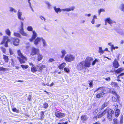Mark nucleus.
Masks as SVG:
<instances>
[{
	"mask_svg": "<svg viewBox=\"0 0 124 124\" xmlns=\"http://www.w3.org/2000/svg\"><path fill=\"white\" fill-rule=\"evenodd\" d=\"M92 58L90 57H88L83 61L78 63L77 66V69L79 71L84 69H86L90 67L91 62Z\"/></svg>",
	"mask_w": 124,
	"mask_h": 124,
	"instance_id": "1",
	"label": "nucleus"
},
{
	"mask_svg": "<svg viewBox=\"0 0 124 124\" xmlns=\"http://www.w3.org/2000/svg\"><path fill=\"white\" fill-rule=\"evenodd\" d=\"M75 56L70 54H67L65 57V59L66 61L70 62L74 60Z\"/></svg>",
	"mask_w": 124,
	"mask_h": 124,
	"instance_id": "2",
	"label": "nucleus"
},
{
	"mask_svg": "<svg viewBox=\"0 0 124 124\" xmlns=\"http://www.w3.org/2000/svg\"><path fill=\"white\" fill-rule=\"evenodd\" d=\"M10 39H9L8 37L7 36H5L4 37L3 40L1 44H4V46L6 47H8V43L9 42H10Z\"/></svg>",
	"mask_w": 124,
	"mask_h": 124,
	"instance_id": "3",
	"label": "nucleus"
},
{
	"mask_svg": "<svg viewBox=\"0 0 124 124\" xmlns=\"http://www.w3.org/2000/svg\"><path fill=\"white\" fill-rule=\"evenodd\" d=\"M39 49L36 48L34 47H33L31 49V54L34 55L36 54H38L39 53Z\"/></svg>",
	"mask_w": 124,
	"mask_h": 124,
	"instance_id": "4",
	"label": "nucleus"
},
{
	"mask_svg": "<svg viewBox=\"0 0 124 124\" xmlns=\"http://www.w3.org/2000/svg\"><path fill=\"white\" fill-rule=\"evenodd\" d=\"M56 116L58 118H62L65 116V114L62 113L60 112L56 111L55 113Z\"/></svg>",
	"mask_w": 124,
	"mask_h": 124,
	"instance_id": "5",
	"label": "nucleus"
},
{
	"mask_svg": "<svg viewBox=\"0 0 124 124\" xmlns=\"http://www.w3.org/2000/svg\"><path fill=\"white\" fill-rule=\"evenodd\" d=\"M17 58L21 64L25 63V61L27 60L26 58L24 56L20 57H17Z\"/></svg>",
	"mask_w": 124,
	"mask_h": 124,
	"instance_id": "6",
	"label": "nucleus"
},
{
	"mask_svg": "<svg viewBox=\"0 0 124 124\" xmlns=\"http://www.w3.org/2000/svg\"><path fill=\"white\" fill-rule=\"evenodd\" d=\"M32 33L31 38L29 39L30 41L31 42L33 41L37 36V34L35 31H32Z\"/></svg>",
	"mask_w": 124,
	"mask_h": 124,
	"instance_id": "7",
	"label": "nucleus"
},
{
	"mask_svg": "<svg viewBox=\"0 0 124 124\" xmlns=\"http://www.w3.org/2000/svg\"><path fill=\"white\" fill-rule=\"evenodd\" d=\"M22 12L20 11V10L19 9L18 11L17 12V16L18 18L19 19L23 20H24L23 18L21 17V16L22 15Z\"/></svg>",
	"mask_w": 124,
	"mask_h": 124,
	"instance_id": "8",
	"label": "nucleus"
},
{
	"mask_svg": "<svg viewBox=\"0 0 124 124\" xmlns=\"http://www.w3.org/2000/svg\"><path fill=\"white\" fill-rule=\"evenodd\" d=\"M13 44L16 46H17L19 45V40L17 38L13 39Z\"/></svg>",
	"mask_w": 124,
	"mask_h": 124,
	"instance_id": "9",
	"label": "nucleus"
},
{
	"mask_svg": "<svg viewBox=\"0 0 124 124\" xmlns=\"http://www.w3.org/2000/svg\"><path fill=\"white\" fill-rule=\"evenodd\" d=\"M75 8L73 6L69 8H66L65 9H62V10L63 11L69 12L71 10H73Z\"/></svg>",
	"mask_w": 124,
	"mask_h": 124,
	"instance_id": "10",
	"label": "nucleus"
},
{
	"mask_svg": "<svg viewBox=\"0 0 124 124\" xmlns=\"http://www.w3.org/2000/svg\"><path fill=\"white\" fill-rule=\"evenodd\" d=\"M42 37L39 38L37 37L35 40L34 41V44L36 45H37L39 43L41 40H42Z\"/></svg>",
	"mask_w": 124,
	"mask_h": 124,
	"instance_id": "11",
	"label": "nucleus"
},
{
	"mask_svg": "<svg viewBox=\"0 0 124 124\" xmlns=\"http://www.w3.org/2000/svg\"><path fill=\"white\" fill-rule=\"evenodd\" d=\"M114 67L115 68H117L119 66L118 62L115 59L113 63Z\"/></svg>",
	"mask_w": 124,
	"mask_h": 124,
	"instance_id": "12",
	"label": "nucleus"
},
{
	"mask_svg": "<svg viewBox=\"0 0 124 124\" xmlns=\"http://www.w3.org/2000/svg\"><path fill=\"white\" fill-rule=\"evenodd\" d=\"M31 70L32 72H35L36 71L39 70V69H37V68L34 66L31 67Z\"/></svg>",
	"mask_w": 124,
	"mask_h": 124,
	"instance_id": "13",
	"label": "nucleus"
},
{
	"mask_svg": "<svg viewBox=\"0 0 124 124\" xmlns=\"http://www.w3.org/2000/svg\"><path fill=\"white\" fill-rule=\"evenodd\" d=\"M106 110H107V112L108 114H112L114 112L113 110L109 108H107Z\"/></svg>",
	"mask_w": 124,
	"mask_h": 124,
	"instance_id": "14",
	"label": "nucleus"
},
{
	"mask_svg": "<svg viewBox=\"0 0 124 124\" xmlns=\"http://www.w3.org/2000/svg\"><path fill=\"white\" fill-rule=\"evenodd\" d=\"M37 69H39V70L38 71H41L42 70V69L44 68L45 67V65H41L40 66H38L37 65Z\"/></svg>",
	"mask_w": 124,
	"mask_h": 124,
	"instance_id": "15",
	"label": "nucleus"
},
{
	"mask_svg": "<svg viewBox=\"0 0 124 124\" xmlns=\"http://www.w3.org/2000/svg\"><path fill=\"white\" fill-rule=\"evenodd\" d=\"M61 52L62 54V55L61 56L62 58H63L66 54V52L65 50L62 49V50Z\"/></svg>",
	"mask_w": 124,
	"mask_h": 124,
	"instance_id": "16",
	"label": "nucleus"
},
{
	"mask_svg": "<svg viewBox=\"0 0 124 124\" xmlns=\"http://www.w3.org/2000/svg\"><path fill=\"white\" fill-rule=\"evenodd\" d=\"M66 64L64 62L62 63L58 66L59 69H63L64 67L66 66Z\"/></svg>",
	"mask_w": 124,
	"mask_h": 124,
	"instance_id": "17",
	"label": "nucleus"
},
{
	"mask_svg": "<svg viewBox=\"0 0 124 124\" xmlns=\"http://www.w3.org/2000/svg\"><path fill=\"white\" fill-rule=\"evenodd\" d=\"M9 10L11 12L15 13H16L17 11L16 9L11 7L9 8Z\"/></svg>",
	"mask_w": 124,
	"mask_h": 124,
	"instance_id": "18",
	"label": "nucleus"
},
{
	"mask_svg": "<svg viewBox=\"0 0 124 124\" xmlns=\"http://www.w3.org/2000/svg\"><path fill=\"white\" fill-rule=\"evenodd\" d=\"M105 94V93L103 92H102L101 93H99L96 95V97L97 98H100L102 97Z\"/></svg>",
	"mask_w": 124,
	"mask_h": 124,
	"instance_id": "19",
	"label": "nucleus"
},
{
	"mask_svg": "<svg viewBox=\"0 0 124 124\" xmlns=\"http://www.w3.org/2000/svg\"><path fill=\"white\" fill-rule=\"evenodd\" d=\"M120 110L119 109L117 108L116 109L115 112V116L116 117H117L119 114Z\"/></svg>",
	"mask_w": 124,
	"mask_h": 124,
	"instance_id": "20",
	"label": "nucleus"
},
{
	"mask_svg": "<svg viewBox=\"0 0 124 124\" xmlns=\"http://www.w3.org/2000/svg\"><path fill=\"white\" fill-rule=\"evenodd\" d=\"M3 59L4 60L5 62H8V56L5 55H3Z\"/></svg>",
	"mask_w": 124,
	"mask_h": 124,
	"instance_id": "21",
	"label": "nucleus"
},
{
	"mask_svg": "<svg viewBox=\"0 0 124 124\" xmlns=\"http://www.w3.org/2000/svg\"><path fill=\"white\" fill-rule=\"evenodd\" d=\"M54 8L55 12L57 13L58 12H60L61 11L62 9H60L59 8H56L55 7H54Z\"/></svg>",
	"mask_w": 124,
	"mask_h": 124,
	"instance_id": "22",
	"label": "nucleus"
},
{
	"mask_svg": "<svg viewBox=\"0 0 124 124\" xmlns=\"http://www.w3.org/2000/svg\"><path fill=\"white\" fill-rule=\"evenodd\" d=\"M6 33L8 36H9L11 34V32L8 29H6L5 30Z\"/></svg>",
	"mask_w": 124,
	"mask_h": 124,
	"instance_id": "23",
	"label": "nucleus"
},
{
	"mask_svg": "<svg viewBox=\"0 0 124 124\" xmlns=\"http://www.w3.org/2000/svg\"><path fill=\"white\" fill-rule=\"evenodd\" d=\"M119 97H116L115 96H113L112 98V100L113 102H115L117 101V100L118 99Z\"/></svg>",
	"mask_w": 124,
	"mask_h": 124,
	"instance_id": "24",
	"label": "nucleus"
},
{
	"mask_svg": "<svg viewBox=\"0 0 124 124\" xmlns=\"http://www.w3.org/2000/svg\"><path fill=\"white\" fill-rule=\"evenodd\" d=\"M103 116L102 115V114H101V112H99L97 116L94 117V118H100Z\"/></svg>",
	"mask_w": 124,
	"mask_h": 124,
	"instance_id": "25",
	"label": "nucleus"
},
{
	"mask_svg": "<svg viewBox=\"0 0 124 124\" xmlns=\"http://www.w3.org/2000/svg\"><path fill=\"white\" fill-rule=\"evenodd\" d=\"M81 119L82 121H84L87 119V117L86 116L83 115L81 117Z\"/></svg>",
	"mask_w": 124,
	"mask_h": 124,
	"instance_id": "26",
	"label": "nucleus"
},
{
	"mask_svg": "<svg viewBox=\"0 0 124 124\" xmlns=\"http://www.w3.org/2000/svg\"><path fill=\"white\" fill-rule=\"evenodd\" d=\"M111 85L112 87H117L118 86L116 83L114 82H111Z\"/></svg>",
	"mask_w": 124,
	"mask_h": 124,
	"instance_id": "27",
	"label": "nucleus"
},
{
	"mask_svg": "<svg viewBox=\"0 0 124 124\" xmlns=\"http://www.w3.org/2000/svg\"><path fill=\"white\" fill-rule=\"evenodd\" d=\"M108 105V102H105L101 106V109H103L104 108L106 107Z\"/></svg>",
	"mask_w": 124,
	"mask_h": 124,
	"instance_id": "28",
	"label": "nucleus"
},
{
	"mask_svg": "<svg viewBox=\"0 0 124 124\" xmlns=\"http://www.w3.org/2000/svg\"><path fill=\"white\" fill-rule=\"evenodd\" d=\"M123 69L122 68H119L116 70V72L117 73H119L122 71Z\"/></svg>",
	"mask_w": 124,
	"mask_h": 124,
	"instance_id": "29",
	"label": "nucleus"
},
{
	"mask_svg": "<svg viewBox=\"0 0 124 124\" xmlns=\"http://www.w3.org/2000/svg\"><path fill=\"white\" fill-rule=\"evenodd\" d=\"M43 57V56L39 54L37 57L38 61H40L42 59Z\"/></svg>",
	"mask_w": 124,
	"mask_h": 124,
	"instance_id": "30",
	"label": "nucleus"
},
{
	"mask_svg": "<svg viewBox=\"0 0 124 124\" xmlns=\"http://www.w3.org/2000/svg\"><path fill=\"white\" fill-rule=\"evenodd\" d=\"M33 28L32 26H28L27 28V30L28 31H32V32Z\"/></svg>",
	"mask_w": 124,
	"mask_h": 124,
	"instance_id": "31",
	"label": "nucleus"
},
{
	"mask_svg": "<svg viewBox=\"0 0 124 124\" xmlns=\"http://www.w3.org/2000/svg\"><path fill=\"white\" fill-rule=\"evenodd\" d=\"M42 41L43 42V46L44 47L46 46L47 44L45 40L42 38Z\"/></svg>",
	"mask_w": 124,
	"mask_h": 124,
	"instance_id": "32",
	"label": "nucleus"
},
{
	"mask_svg": "<svg viewBox=\"0 0 124 124\" xmlns=\"http://www.w3.org/2000/svg\"><path fill=\"white\" fill-rule=\"evenodd\" d=\"M9 52L10 54V55L11 57H12L11 55H13V51L12 49L11 48H9Z\"/></svg>",
	"mask_w": 124,
	"mask_h": 124,
	"instance_id": "33",
	"label": "nucleus"
},
{
	"mask_svg": "<svg viewBox=\"0 0 124 124\" xmlns=\"http://www.w3.org/2000/svg\"><path fill=\"white\" fill-rule=\"evenodd\" d=\"M105 12V9L103 8H100L98 11L99 15H100L101 12Z\"/></svg>",
	"mask_w": 124,
	"mask_h": 124,
	"instance_id": "34",
	"label": "nucleus"
},
{
	"mask_svg": "<svg viewBox=\"0 0 124 124\" xmlns=\"http://www.w3.org/2000/svg\"><path fill=\"white\" fill-rule=\"evenodd\" d=\"M112 93L114 95V96L116 97H119V95L117 94L116 92L115 91H113L112 92Z\"/></svg>",
	"mask_w": 124,
	"mask_h": 124,
	"instance_id": "35",
	"label": "nucleus"
},
{
	"mask_svg": "<svg viewBox=\"0 0 124 124\" xmlns=\"http://www.w3.org/2000/svg\"><path fill=\"white\" fill-rule=\"evenodd\" d=\"M17 53L18 55L20 57L22 56H23L22 54L21 53L20 50H18Z\"/></svg>",
	"mask_w": 124,
	"mask_h": 124,
	"instance_id": "36",
	"label": "nucleus"
},
{
	"mask_svg": "<svg viewBox=\"0 0 124 124\" xmlns=\"http://www.w3.org/2000/svg\"><path fill=\"white\" fill-rule=\"evenodd\" d=\"M112 114H108L107 116L108 119L109 121H111L112 119Z\"/></svg>",
	"mask_w": 124,
	"mask_h": 124,
	"instance_id": "37",
	"label": "nucleus"
},
{
	"mask_svg": "<svg viewBox=\"0 0 124 124\" xmlns=\"http://www.w3.org/2000/svg\"><path fill=\"white\" fill-rule=\"evenodd\" d=\"M14 35L15 36H16L19 38H20L21 37V36L20 34L19 33L14 32Z\"/></svg>",
	"mask_w": 124,
	"mask_h": 124,
	"instance_id": "38",
	"label": "nucleus"
},
{
	"mask_svg": "<svg viewBox=\"0 0 124 124\" xmlns=\"http://www.w3.org/2000/svg\"><path fill=\"white\" fill-rule=\"evenodd\" d=\"M21 66L23 69H27L28 68L29 66L28 65H21Z\"/></svg>",
	"mask_w": 124,
	"mask_h": 124,
	"instance_id": "39",
	"label": "nucleus"
},
{
	"mask_svg": "<svg viewBox=\"0 0 124 124\" xmlns=\"http://www.w3.org/2000/svg\"><path fill=\"white\" fill-rule=\"evenodd\" d=\"M99 53L102 54L104 53V51L103 50L102 47H99Z\"/></svg>",
	"mask_w": 124,
	"mask_h": 124,
	"instance_id": "40",
	"label": "nucleus"
},
{
	"mask_svg": "<svg viewBox=\"0 0 124 124\" xmlns=\"http://www.w3.org/2000/svg\"><path fill=\"white\" fill-rule=\"evenodd\" d=\"M43 108H46L48 107V104L46 103H45L43 104Z\"/></svg>",
	"mask_w": 124,
	"mask_h": 124,
	"instance_id": "41",
	"label": "nucleus"
},
{
	"mask_svg": "<svg viewBox=\"0 0 124 124\" xmlns=\"http://www.w3.org/2000/svg\"><path fill=\"white\" fill-rule=\"evenodd\" d=\"M118 48V46H115L114 47V46L113 45H111V50L112 51V50L114 49L115 50V49H117Z\"/></svg>",
	"mask_w": 124,
	"mask_h": 124,
	"instance_id": "42",
	"label": "nucleus"
},
{
	"mask_svg": "<svg viewBox=\"0 0 124 124\" xmlns=\"http://www.w3.org/2000/svg\"><path fill=\"white\" fill-rule=\"evenodd\" d=\"M120 8L121 10L124 12V4H122L120 7Z\"/></svg>",
	"mask_w": 124,
	"mask_h": 124,
	"instance_id": "43",
	"label": "nucleus"
},
{
	"mask_svg": "<svg viewBox=\"0 0 124 124\" xmlns=\"http://www.w3.org/2000/svg\"><path fill=\"white\" fill-rule=\"evenodd\" d=\"M110 20V19L109 17L106 19L105 20V22H107L109 24Z\"/></svg>",
	"mask_w": 124,
	"mask_h": 124,
	"instance_id": "44",
	"label": "nucleus"
},
{
	"mask_svg": "<svg viewBox=\"0 0 124 124\" xmlns=\"http://www.w3.org/2000/svg\"><path fill=\"white\" fill-rule=\"evenodd\" d=\"M103 116H104L107 113V110L105 109L102 112H101Z\"/></svg>",
	"mask_w": 124,
	"mask_h": 124,
	"instance_id": "45",
	"label": "nucleus"
},
{
	"mask_svg": "<svg viewBox=\"0 0 124 124\" xmlns=\"http://www.w3.org/2000/svg\"><path fill=\"white\" fill-rule=\"evenodd\" d=\"M100 88H100V90H101L102 92L105 91L106 90L105 89V88L104 87H100Z\"/></svg>",
	"mask_w": 124,
	"mask_h": 124,
	"instance_id": "46",
	"label": "nucleus"
},
{
	"mask_svg": "<svg viewBox=\"0 0 124 124\" xmlns=\"http://www.w3.org/2000/svg\"><path fill=\"white\" fill-rule=\"evenodd\" d=\"M46 4L48 6V8L49 9H50L51 7V5L48 2H46Z\"/></svg>",
	"mask_w": 124,
	"mask_h": 124,
	"instance_id": "47",
	"label": "nucleus"
},
{
	"mask_svg": "<svg viewBox=\"0 0 124 124\" xmlns=\"http://www.w3.org/2000/svg\"><path fill=\"white\" fill-rule=\"evenodd\" d=\"M123 116H122L121 117L120 122V124H122L123 123Z\"/></svg>",
	"mask_w": 124,
	"mask_h": 124,
	"instance_id": "48",
	"label": "nucleus"
},
{
	"mask_svg": "<svg viewBox=\"0 0 124 124\" xmlns=\"http://www.w3.org/2000/svg\"><path fill=\"white\" fill-rule=\"evenodd\" d=\"M117 119H115L113 120V123L114 124H118Z\"/></svg>",
	"mask_w": 124,
	"mask_h": 124,
	"instance_id": "49",
	"label": "nucleus"
},
{
	"mask_svg": "<svg viewBox=\"0 0 124 124\" xmlns=\"http://www.w3.org/2000/svg\"><path fill=\"white\" fill-rule=\"evenodd\" d=\"M7 70V69L3 67H0V71L1 70L2 71H6Z\"/></svg>",
	"mask_w": 124,
	"mask_h": 124,
	"instance_id": "50",
	"label": "nucleus"
},
{
	"mask_svg": "<svg viewBox=\"0 0 124 124\" xmlns=\"http://www.w3.org/2000/svg\"><path fill=\"white\" fill-rule=\"evenodd\" d=\"M2 51L3 53H5L6 51V49L4 47H2L1 48Z\"/></svg>",
	"mask_w": 124,
	"mask_h": 124,
	"instance_id": "51",
	"label": "nucleus"
},
{
	"mask_svg": "<svg viewBox=\"0 0 124 124\" xmlns=\"http://www.w3.org/2000/svg\"><path fill=\"white\" fill-rule=\"evenodd\" d=\"M39 18L42 20H44L45 22L46 21V19L43 16H39Z\"/></svg>",
	"mask_w": 124,
	"mask_h": 124,
	"instance_id": "52",
	"label": "nucleus"
},
{
	"mask_svg": "<svg viewBox=\"0 0 124 124\" xmlns=\"http://www.w3.org/2000/svg\"><path fill=\"white\" fill-rule=\"evenodd\" d=\"M64 70L67 73H69V70L68 68H64Z\"/></svg>",
	"mask_w": 124,
	"mask_h": 124,
	"instance_id": "53",
	"label": "nucleus"
},
{
	"mask_svg": "<svg viewBox=\"0 0 124 124\" xmlns=\"http://www.w3.org/2000/svg\"><path fill=\"white\" fill-rule=\"evenodd\" d=\"M98 62V60L96 59H95V60L94 61H93V62L92 63V65H94L96 63V62Z\"/></svg>",
	"mask_w": 124,
	"mask_h": 124,
	"instance_id": "54",
	"label": "nucleus"
},
{
	"mask_svg": "<svg viewBox=\"0 0 124 124\" xmlns=\"http://www.w3.org/2000/svg\"><path fill=\"white\" fill-rule=\"evenodd\" d=\"M90 83H89V85L90 86V87H92L93 86V83L92 81L90 82Z\"/></svg>",
	"mask_w": 124,
	"mask_h": 124,
	"instance_id": "55",
	"label": "nucleus"
},
{
	"mask_svg": "<svg viewBox=\"0 0 124 124\" xmlns=\"http://www.w3.org/2000/svg\"><path fill=\"white\" fill-rule=\"evenodd\" d=\"M24 32V29L23 28H20V32L21 34L23 32Z\"/></svg>",
	"mask_w": 124,
	"mask_h": 124,
	"instance_id": "56",
	"label": "nucleus"
},
{
	"mask_svg": "<svg viewBox=\"0 0 124 124\" xmlns=\"http://www.w3.org/2000/svg\"><path fill=\"white\" fill-rule=\"evenodd\" d=\"M23 23L22 22H21V25L20 26V28H23Z\"/></svg>",
	"mask_w": 124,
	"mask_h": 124,
	"instance_id": "57",
	"label": "nucleus"
},
{
	"mask_svg": "<svg viewBox=\"0 0 124 124\" xmlns=\"http://www.w3.org/2000/svg\"><path fill=\"white\" fill-rule=\"evenodd\" d=\"M123 75H124V73L120 74L117 77V78H120V77H121Z\"/></svg>",
	"mask_w": 124,
	"mask_h": 124,
	"instance_id": "58",
	"label": "nucleus"
},
{
	"mask_svg": "<svg viewBox=\"0 0 124 124\" xmlns=\"http://www.w3.org/2000/svg\"><path fill=\"white\" fill-rule=\"evenodd\" d=\"M23 36H27L28 35V34L24 32H23L21 34Z\"/></svg>",
	"mask_w": 124,
	"mask_h": 124,
	"instance_id": "59",
	"label": "nucleus"
},
{
	"mask_svg": "<svg viewBox=\"0 0 124 124\" xmlns=\"http://www.w3.org/2000/svg\"><path fill=\"white\" fill-rule=\"evenodd\" d=\"M31 95H29L28 98V100L30 101H31Z\"/></svg>",
	"mask_w": 124,
	"mask_h": 124,
	"instance_id": "60",
	"label": "nucleus"
},
{
	"mask_svg": "<svg viewBox=\"0 0 124 124\" xmlns=\"http://www.w3.org/2000/svg\"><path fill=\"white\" fill-rule=\"evenodd\" d=\"M113 23H116L115 21H113L111 20H110V21L109 23V24H112Z\"/></svg>",
	"mask_w": 124,
	"mask_h": 124,
	"instance_id": "61",
	"label": "nucleus"
},
{
	"mask_svg": "<svg viewBox=\"0 0 124 124\" xmlns=\"http://www.w3.org/2000/svg\"><path fill=\"white\" fill-rule=\"evenodd\" d=\"M44 114V112L43 111H42L40 112V115L41 116V117H42L43 116Z\"/></svg>",
	"mask_w": 124,
	"mask_h": 124,
	"instance_id": "62",
	"label": "nucleus"
},
{
	"mask_svg": "<svg viewBox=\"0 0 124 124\" xmlns=\"http://www.w3.org/2000/svg\"><path fill=\"white\" fill-rule=\"evenodd\" d=\"M54 61V59L53 58H50L49 59L48 62H53Z\"/></svg>",
	"mask_w": 124,
	"mask_h": 124,
	"instance_id": "63",
	"label": "nucleus"
},
{
	"mask_svg": "<svg viewBox=\"0 0 124 124\" xmlns=\"http://www.w3.org/2000/svg\"><path fill=\"white\" fill-rule=\"evenodd\" d=\"M105 80L107 81H109L110 80V79L109 77H108L105 78Z\"/></svg>",
	"mask_w": 124,
	"mask_h": 124,
	"instance_id": "64",
	"label": "nucleus"
}]
</instances>
